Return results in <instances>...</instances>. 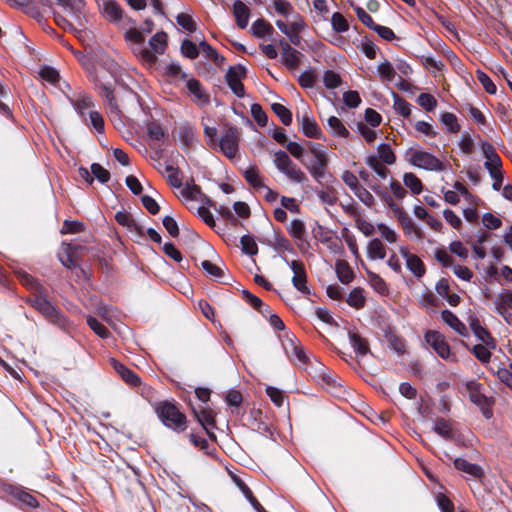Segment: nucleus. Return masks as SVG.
<instances>
[{
    "instance_id": "1",
    "label": "nucleus",
    "mask_w": 512,
    "mask_h": 512,
    "mask_svg": "<svg viewBox=\"0 0 512 512\" xmlns=\"http://www.w3.org/2000/svg\"><path fill=\"white\" fill-rule=\"evenodd\" d=\"M27 302L51 323L57 325L63 331L68 332L70 330L71 322L63 312L47 298L46 295L42 293H34L28 297Z\"/></svg>"
},
{
    "instance_id": "2",
    "label": "nucleus",
    "mask_w": 512,
    "mask_h": 512,
    "mask_svg": "<svg viewBox=\"0 0 512 512\" xmlns=\"http://www.w3.org/2000/svg\"><path fill=\"white\" fill-rule=\"evenodd\" d=\"M155 412L164 426L175 432H183L187 428V418L175 403L168 400L160 401L154 406Z\"/></svg>"
},
{
    "instance_id": "3",
    "label": "nucleus",
    "mask_w": 512,
    "mask_h": 512,
    "mask_svg": "<svg viewBox=\"0 0 512 512\" xmlns=\"http://www.w3.org/2000/svg\"><path fill=\"white\" fill-rule=\"evenodd\" d=\"M408 154L409 162L418 168L429 171H442L446 168L442 161L428 152L411 149Z\"/></svg>"
},
{
    "instance_id": "4",
    "label": "nucleus",
    "mask_w": 512,
    "mask_h": 512,
    "mask_svg": "<svg viewBox=\"0 0 512 512\" xmlns=\"http://www.w3.org/2000/svg\"><path fill=\"white\" fill-rule=\"evenodd\" d=\"M87 250L85 246L63 242L58 257L65 267L73 269L79 267L80 260Z\"/></svg>"
},
{
    "instance_id": "5",
    "label": "nucleus",
    "mask_w": 512,
    "mask_h": 512,
    "mask_svg": "<svg viewBox=\"0 0 512 512\" xmlns=\"http://www.w3.org/2000/svg\"><path fill=\"white\" fill-rule=\"evenodd\" d=\"M425 342L446 361H454L455 356L451 353L450 346L442 333L436 330H427L424 334Z\"/></svg>"
},
{
    "instance_id": "6",
    "label": "nucleus",
    "mask_w": 512,
    "mask_h": 512,
    "mask_svg": "<svg viewBox=\"0 0 512 512\" xmlns=\"http://www.w3.org/2000/svg\"><path fill=\"white\" fill-rule=\"evenodd\" d=\"M274 163L276 167L283 172L290 180L295 182H303L306 175L301 171L289 158L287 153L278 151L274 154Z\"/></svg>"
},
{
    "instance_id": "7",
    "label": "nucleus",
    "mask_w": 512,
    "mask_h": 512,
    "mask_svg": "<svg viewBox=\"0 0 512 512\" xmlns=\"http://www.w3.org/2000/svg\"><path fill=\"white\" fill-rule=\"evenodd\" d=\"M265 418L266 417L260 409L253 408L249 413L247 421L252 431L257 432L266 438L273 439L274 428L271 423L265 420Z\"/></svg>"
},
{
    "instance_id": "8",
    "label": "nucleus",
    "mask_w": 512,
    "mask_h": 512,
    "mask_svg": "<svg viewBox=\"0 0 512 512\" xmlns=\"http://www.w3.org/2000/svg\"><path fill=\"white\" fill-rule=\"evenodd\" d=\"M150 49H143L139 53L140 57L150 63L156 61V54H163L167 47V34L165 32L156 33L150 40Z\"/></svg>"
},
{
    "instance_id": "9",
    "label": "nucleus",
    "mask_w": 512,
    "mask_h": 512,
    "mask_svg": "<svg viewBox=\"0 0 512 512\" xmlns=\"http://www.w3.org/2000/svg\"><path fill=\"white\" fill-rule=\"evenodd\" d=\"M0 493L11 495L16 500H18L23 505L30 508H37L39 503L37 499L32 496L30 493L24 491L22 487L15 486L13 484L1 483L0 484Z\"/></svg>"
},
{
    "instance_id": "10",
    "label": "nucleus",
    "mask_w": 512,
    "mask_h": 512,
    "mask_svg": "<svg viewBox=\"0 0 512 512\" xmlns=\"http://www.w3.org/2000/svg\"><path fill=\"white\" fill-rule=\"evenodd\" d=\"M468 324L473 332L474 336L483 343L486 347L491 349H496L497 343L490 331L481 325L480 320L475 315H470L468 317Z\"/></svg>"
},
{
    "instance_id": "11",
    "label": "nucleus",
    "mask_w": 512,
    "mask_h": 512,
    "mask_svg": "<svg viewBox=\"0 0 512 512\" xmlns=\"http://www.w3.org/2000/svg\"><path fill=\"white\" fill-rule=\"evenodd\" d=\"M239 140L240 137L236 128L228 127L225 130V133L220 140V149L229 159H232L236 156L238 152Z\"/></svg>"
},
{
    "instance_id": "12",
    "label": "nucleus",
    "mask_w": 512,
    "mask_h": 512,
    "mask_svg": "<svg viewBox=\"0 0 512 512\" xmlns=\"http://www.w3.org/2000/svg\"><path fill=\"white\" fill-rule=\"evenodd\" d=\"M193 414L195 415L198 423L205 430L209 439L215 441L217 437L214 433V429H216V423L213 411L199 406V408H193Z\"/></svg>"
},
{
    "instance_id": "13",
    "label": "nucleus",
    "mask_w": 512,
    "mask_h": 512,
    "mask_svg": "<svg viewBox=\"0 0 512 512\" xmlns=\"http://www.w3.org/2000/svg\"><path fill=\"white\" fill-rule=\"evenodd\" d=\"M495 311L508 323L512 324V290H502L494 300Z\"/></svg>"
},
{
    "instance_id": "14",
    "label": "nucleus",
    "mask_w": 512,
    "mask_h": 512,
    "mask_svg": "<svg viewBox=\"0 0 512 512\" xmlns=\"http://www.w3.org/2000/svg\"><path fill=\"white\" fill-rule=\"evenodd\" d=\"M245 75L246 70L241 65L230 67L226 73L227 84L238 97H243L245 94L244 86L241 82Z\"/></svg>"
},
{
    "instance_id": "15",
    "label": "nucleus",
    "mask_w": 512,
    "mask_h": 512,
    "mask_svg": "<svg viewBox=\"0 0 512 512\" xmlns=\"http://www.w3.org/2000/svg\"><path fill=\"white\" fill-rule=\"evenodd\" d=\"M348 339L357 357H364L371 354L368 340L356 330H348Z\"/></svg>"
},
{
    "instance_id": "16",
    "label": "nucleus",
    "mask_w": 512,
    "mask_h": 512,
    "mask_svg": "<svg viewBox=\"0 0 512 512\" xmlns=\"http://www.w3.org/2000/svg\"><path fill=\"white\" fill-rule=\"evenodd\" d=\"M441 318L445 324L457 332L460 336L468 337L469 331L466 325L450 310L441 311Z\"/></svg>"
},
{
    "instance_id": "17",
    "label": "nucleus",
    "mask_w": 512,
    "mask_h": 512,
    "mask_svg": "<svg viewBox=\"0 0 512 512\" xmlns=\"http://www.w3.org/2000/svg\"><path fill=\"white\" fill-rule=\"evenodd\" d=\"M112 365L115 371L119 374L124 382L133 387L141 385V378L132 369L126 367L124 364L112 359Z\"/></svg>"
},
{
    "instance_id": "18",
    "label": "nucleus",
    "mask_w": 512,
    "mask_h": 512,
    "mask_svg": "<svg viewBox=\"0 0 512 512\" xmlns=\"http://www.w3.org/2000/svg\"><path fill=\"white\" fill-rule=\"evenodd\" d=\"M455 469L468 474L474 478H482L484 476L483 468L475 463H471L464 458L458 457L453 460Z\"/></svg>"
},
{
    "instance_id": "19",
    "label": "nucleus",
    "mask_w": 512,
    "mask_h": 512,
    "mask_svg": "<svg viewBox=\"0 0 512 512\" xmlns=\"http://www.w3.org/2000/svg\"><path fill=\"white\" fill-rule=\"evenodd\" d=\"M315 157V162L309 167V171L311 175L316 178H322L325 174V170L327 167L328 159L324 152L316 150L314 148L311 149Z\"/></svg>"
},
{
    "instance_id": "20",
    "label": "nucleus",
    "mask_w": 512,
    "mask_h": 512,
    "mask_svg": "<svg viewBox=\"0 0 512 512\" xmlns=\"http://www.w3.org/2000/svg\"><path fill=\"white\" fill-rule=\"evenodd\" d=\"M466 388L470 392L469 399L477 406H484L488 403V398L481 392L482 384L471 380L466 383Z\"/></svg>"
},
{
    "instance_id": "21",
    "label": "nucleus",
    "mask_w": 512,
    "mask_h": 512,
    "mask_svg": "<svg viewBox=\"0 0 512 512\" xmlns=\"http://www.w3.org/2000/svg\"><path fill=\"white\" fill-rule=\"evenodd\" d=\"M400 253L406 258L407 267L418 277L422 276L425 272V267L422 260L414 255L410 254L406 248L401 247Z\"/></svg>"
},
{
    "instance_id": "22",
    "label": "nucleus",
    "mask_w": 512,
    "mask_h": 512,
    "mask_svg": "<svg viewBox=\"0 0 512 512\" xmlns=\"http://www.w3.org/2000/svg\"><path fill=\"white\" fill-rule=\"evenodd\" d=\"M233 14L237 25L241 29L246 28L250 16V9L248 6L240 0L235 1L233 4Z\"/></svg>"
},
{
    "instance_id": "23",
    "label": "nucleus",
    "mask_w": 512,
    "mask_h": 512,
    "mask_svg": "<svg viewBox=\"0 0 512 512\" xmlns=\"http://www.w3.org/2000/svg\"><path fill=\"white\" fill-rule=\"evenodd\" d=\"M235 482L240 491L243 493L244 497L247 499V501L251 504V506L254 508L256 512H267L259 503V501L254 497L251 489L243 480L237 478Z\"/></svg>"
},
{
    "instance_id": "24",
    "label": "nucleus",
    "mask_w": 512,
    "mask_h": 512,
    "mask_svg": "<svg viewBox=\"0 0 512 512\" xmlns=\"http://www.w3.org/2000/svg\"><path fill=\"white\" fill-rule=\"evenodd\" d=\"M367 254L372 260H383L386 257V249L378 238L372 239L367 245Z\"/></svg>"
},
{
    "instance_id": "25",
    "label": "nucleus",
    "mask_w": 512,
    "mask_h": 512,
    "mask_svg": "<svg viewBox=\"0 0 512 512\" xmlns=\"http://www.w3.org/2000/svg\"><path fill=\"white\" fill-rule=\"evenodd\" d=\"M190 441L194 446L200 448L205 454L215 459L218 457L217 449L214 446L210 445L205 438L200 437L194 433H191Z\"/></svg>"
},
{
    "instance_id": "26",
    "label": "nucleus",
    "mask_w": 512,
    "mask_h": 512,
    "mask_svg": "<svg viewBox=\"0 0 512 512\" xmlns=\"http://www.w3.org/2000/svg\"><path fill=\"white\" fill-rule=\"evenodd\" d=\"M384 339L387 342L388 347L397 353V355L401 356L405 354L406 350L404 340L401 339L395 332H388Z\"/></svg>"
},
{
    "instance_id": "27",
    "label": "nucleus",
    "mask_w": 512,
    "mask_h": 512,
    "mask_svg": "<svg viewBox=\"0 0 512 512\" xmlns=\"http://www.w3.org/2000/svg\"><path fill=\"white\" fill-rule=\"evenodd\" d=\"M432 430L437 435H439L447 440H454V435L452 433V429H451L448 421L445 420L444 418H438L435 421Z\"/></svg>"
},
{
    "instance_id": "28",
    "label": "nucleus",
    "mask_w": 512,
    "mask_h": 512,
    "mask_svg": "<svg viewBox=\"0 0 512 512\" xmlns=\"http://www.w3.org/2000/svg\"><path fill=\"white\" fill-rule=\"evenodd\" d=\"M293 270V284L296 288H306V274L304 271V267L300 262L292 261L291 264Z\"/></svg>"
},
{
    "instance_id": "29",
    "label": "nucleus",
    "mask_w": 512,
    "mask_h": 512,
    "mask_svg": "<svg viewBox=\"0 0 512 512\" xmlns=\"http://www.w3.org/2000/svg\"><path fill=\"white\" fill-rule=\"evenodd\" d=\"M336 273L343 284H349L354 276L352 269L344 260H340L336 263Z\"/></svg>"
},
{
    "instance_id": "30",
    "label": "nucleus",
    "mask_w": 512,
    "mask_h": 512,
    "mask_svg": "<svg viewBox=\"0 0 512 512\" xmlns=\"http://www.w3.org/2000/svg\"><path fill=\"white\" fill-rule=\"evenodd\" d=\"M301 124H302L303 133L307 137H311V138H319L320 137V131H319L317 124L312 119H310V117L307 114L302 116Z\"/></svg>"
},
{
    "instance_id": "31",
    "label": "nucleus",
    "mask_w": 512,
    "mask_h": 512,
    "mask_svg": "<svg viewBox=\"0 0 512 512\" xmlns=\"http://www.w3.org/2000/svg\"><path fill=\"white\" fill-rule=\"evenodd\" d=\"M253 35L257 38H263L273 32L272 25L264 19H258L252 24Z\"/></svg>"
},
{
    "instance_id": "32",
    "label": "nucleus",
    "mask_w": 512,
    "mask_h": 512,
    "mask_svg": "<svg viewBox=\"0 0 512 512\" xmlns=\"http://www.w3.org/2000/svg\"><path fill=\"white\" fill-rule=\"evenodd\" d=\"M279 340L281 341L282 347L285 351V354L291 353V351L300 344L298 338L291 332L285 331L283 334L278 335Z\"/></svg>"
},
{
    "instance_id": "33",
    "label": "nucleus",
    "mask_w": 512,
    "mask_h": 512,
    "mask_svg": "<svg viewBox=\"0 0 512 512\" xmlns=\"http://www.w3.org/2000/svg\"><path fill=\"white\" fill-rule=\"evenodd\" d=\"M87 325L93 330V332L102 339H108L111 337V332L100 323L95 317L88 316L86 319Z\"/></svg>"
},
{
    "instance_id": "34",
    "label": "nucleus",
    "mask_w": 512,
    "mask_h": 512,
    "mask_svg": "<svg viewBox=\"0 0 512 512\" xmlns=\"http://www.w3.org/2000/svg\"><path fill=\"white\" fill-rule=\"evenodd\" d=\"M364 290H350V293L347 296L346 302L348 305L355 309H361L365 306L366 296L364 295Z\"/></svg>"
},
{
    "instance_id": "35",
    "label": "nucleus",
    "mask_w": 512,
    "mask_h": 512,
    "mask_svg": "<svg viewBox=\"0 0 512 512\" xmlns=\"http://www.w3.org/2000/svg\"><path fill=\"white\" fill-rule=\"evenodd\" d=\"M286 356L295 365H305L309 361V358L301 344L297 345L291 353H288Z\"/></svg>"
},
{
    "instance_id": "36",
    "label": "nucleus",
    "mask_w": 512,
    "mask_h": 512,
    "mask_svg": "<svg viewBox=\"0 0 512 512\" xmlns=\"http://www.w3.org/2000/svg\"><path fill=\"white\" fill-rule=\"evenodd\" d=\"M104 15L110 21H120L122 19V9L116 2L109 1L104 5Z\"/></svg>"
},
{
    "instance_id": "37",
    "label": "nucleus",
    "mask_w": 512,
    "mask_h": 512,
    "mask_svg": "<svg viewBox=\"0 0 512 512\" xmlns=\"http://www.w3.org/2000/svg\"><path fill=\"white\" fill-rule=\"evenodd\" d=\"M422 306L433 309L441 304V300L436 296L432 290H425L419 297Z\"/></svg>"
},
{
    "instance_id": "38",
    "label": "nucleus",
    "mask_w": 512,
    "mask_h": 512,
    "mask_svg": "<svg viewBox=\"0 0 512 512\" xmlns=\"http://www.w3.org/2000/svg\"><path fill=\"white\" fill-rule=\"evenodd\" d=\"M199 49L207 58L213 60L216 65L221 66L223 64L224 58L221 55H219L217 51L207 42H200Z\"/></svg>"
},
{
    "instance_id": "39",
    "label": "nucleus",
    "mask_w": 512,
    "mask_h": 512,
    "mask_svg": "<svg viewBox=\"0 0 512 512\" xmlns=\"http://www.w3.org/2000/svg\"><path fill=\"white\" fill-rule=\"evenodd\" d=\"M318 377L321 379L322 383L329 388H336L340 386V383L338 382V376L325 367H322Z\"/></svg>"
},
{
    "instance_id": "40",
    "label": "nucleus",
    "mask_w": 512,
    "mask_h": 512,
    "mask_svg": "<svg viewBox=\"0 0 512 512\" xmlns=\"http://www.w3.org/2000/svg\"><path fill=\"white\" fill-rule=\"evenodd\" d=\"M491 348L486 347L483 343L474 345L471 349L473 355L483 364L489 363L492 357Z\"/></svg>"
},
{
    "instance_id": "41",
    "label": "nucleus",
    "mask_w": 512,
    "mask_h": 512,
    "mask_svg": "<svg viewBox=\"0 0 512 512\" xmlns=\"http://www.w3.org/2000/svg\"><path fill=\"white\" fill-rule=\"evenodd\" d=\"M187 88L189 92L199 101L208 102L209 97L202 91L201 85L198 80L190 79L187 81Z\"/></svg>"
},
{
    "instance_id": "42",
    "label": "nucleus",
    "mask_w": 512,
    "mask_h": 512,
    "mask_svg": "<svg viewBox=\"0 0 512 512\" xmlns=\"http://www.w3.org/2000/svg\"><path fill=\"white\" fill-rule=\"evenodd\" d=\"M366 163L383 179H386L390 171L376 156H369Z\"/></svg>"
},
{
    "instance_id": "43",
    "label": "nucleus",
    "mask_w": 512,
    "mask_h": 512,
    "mask_svg": "<svg viewBox=\"0 0 512 512\" xmlns=\"http://www.w3.org/2000/svg\"><path fill=\"white\" fill-rule=\"evenodd\" d=\"M378 154H379V157H377V158L381 162L386 163L388 165H392L396 161V156L388 144L379 145Z\"/></svg>"
},
{
    "instance_id": "44",
    "label": "nucleus",
    "mask_w": 512,
    "mask_h": 512,
    "mask_svg": "<svg viewBox=\"0 0 512 512\" xmlns=\"http://www.w3.org/2000/svg\"><path fill=\"white\" fill-rule=\"evenodd\" d=\"M267 396L277 407H282L285 400L284 392L274 386H267L265 389Z\"/></svg>"
},
{
    "instance_id": "45",
    "label": "nucleus",
    "mask_w": 512,
    "mask_h": 512,
    "mask_svg": "<svg viewBox=\"0 0 512 512\" xmlns=\"http://www.w3.org/2000/svg\"><path fill=\"white\" fill-rule=\"evenodd\" d=\"M404 184L414 194H420L422 191V183H421L420 179L413 173H406L404 175Z\"/></svg>"
},
{
    "instance_id": "46",
    "label": "nucleus",
    "mask_w": 512,
    "mask_h": 512,
    "mask_svg": "<svg viewBox=\"0 0 512 512\" xmlns=\"http://www.w3.org/2000/svg\"><path fill=\"white\" fill-rule=\"evenodd\" d=\"M273 112L280 118L284 125H290L292 122L291 112L282 104L274 103L272 105Z\"/></svg>"
},
{
    "instance_id": "47",
    "label": "nucleus",
    "mask_w": 512,
    "mask_h": 512,
    "mask_svg": "<svg viewBox=\"0 0 512 512\" xmlns=\"http://www.w3.org/2000/svg\"><path fill=\"white\" fill-rule=\"evenodd\" d=\"M323 81L328 89H334L342 84L340 75L331 70L324 73Z\"/></svg>"
},
{
    "instance_id": "48",
    "label": "nucleus",
    "mask_w": 512,
    "mask_h": 512,
    "mask_svg": "<svg viewBox=\"0 0 512 512\" xmlns=\"http://www.w3.org/2000/svg\"><path fill=\"white\" fill-rule=\"evenodd\" d=\"M244 177L246 181L253 187L260 188L264 186L256 167H249L247 170H245Z\"/></svg>"
},
{
    "instance_id": "49",
    "label": "nucleus",
    "mask_w": 512,
    "mask_h": 512,
    "mask_svg": "<svg viewBox=\"0 0 512 512\" xmlns=\"http://www.w3.org/2000/svg\"><path fill=\"white\" fill-rule=\"evenodd\" d=\"M328 124L337 136L348 137L349 131L345 128V126L337 117L331 116L328 119Z\"/></svg>"
},
{
    "instance_id": "50",
    "label": "nucleus",
    "mask_w": 512,
    "mask_h": 512,
    "mask_svg": "<svg viewBox=\"0 0 512 512\" xmlns=\"http://www.w3.org/2000/svg\"><path fill=\"white\" fill-rule=\"evenodd\" d=\"M434 257L444 267L453 266V258L444 248L435 249Z\"/></svg>"
},
{
    "instance_id": "51",
    "label": "nucleus",
    "mask_w": 512,
    "mask_h": 512,
    "mask_svg": "<svg viewBox=\"0 0 512 512\" xmlns=\"http://www.w3.org/2000/svg\"><path fill=\"white\" fill-rule=\"evenodd\" d=\"M84 231V224L79 221L66 220L63 223L61 233L62 234H74Z\"/></svg>"
},
{
    "instance_id": "52",
    "label": "nucleus",
    "mask_w": 512,
    "mask_h": 512,
    "mask_svg": "<svg viewBox=\"0 0 512 512\" xmlns=\"http://www.w3.org/2000/svg\"><path fill=\"white\" fill-rule=\"evenodd\" d=\"M394 109L395 111L402 115L403 117H408L410 115V105L403 98L398 95H394Z\"/></svg>"
},
{
    "instance_id": "53",
    "label": "nucleus",
    "mask_w": 512,
    "mask_h": 512,
    "mask_svg": "<svg viewBox=\"0 0 512 512\" xmlns=\"http://www.w3.org/2000/svg\"><path fill=\"white\" fill-rule=\"evenodd\" d=\"M242 401V394L235 389H230L225 396V402L230 407L238 408L241 405Z\"/></svg>"
},
{
    "instance_id": "54",
    "label": "nucleus",
    "mask_w": 512,
    "mask_h": 512,
    "mask_svg": "<svg viewBox=\"0 0 512 512\" xmlns=\"http://www.w3.org/2000/svg\"><path fill=\"white\" fill-rule=\"evenodd\" d=\"M301 53L296 49L286 55L282 56L284 64L290 69L298 68L300 64Z\"/></svg>"
},
{
    "instance_id": "55",
    "label": "nucleus",
    "mask_w": 512,
    "mask_h": 512,
    "mask_svg": "<svg viewBox=\"0 0 512 512\" xmlns=\"http://www.w3.org/2000/svg\"><path fill=\"white\" fill-rule=\"evenodd\" d=\"M418 103L427 111H432L437 106V101L433 95L422 93L418 96Z\"/></svg>"
},
{
    "instance_id": "56",
    "label": "nucleus",
    "mask_w": 512,
    "mask_h": 512,
    "mask_svg": "<svg viewBox=\"0 0 512 512\" xmlns=\"http://www.w3.org/2000/svg\"><path fill=\"white\" fill-rule=\"evenodd\" d=\"M436 503L441 512H454V505L445 494L438 493Z\"/></svg>"
},
{
    "instance_id": "57",
    "label": "nucleus",
    "mask_w": 512,
    "mask_h": 512,
    "mask_svg": "<svg viewBox=\"0 0 512 512\" xmlns=\"http://www.w3.org/2000/svg\"><path fill=\"white\" fill-rule=\"evenodd\" d=\"M305 233H306L305 225L301 220L296 219L291 222L290 234L294 238H296L298 240H302L305 236Z\"/></svg>"
},
{
    "instance_id": "58",
    "label": "nucleus",
    "mask_w": 512,
    "mask_h": 512,
    "mask_svg": "<svg viewBox=\"0 0 512 512\" xmlns=\"http://www.w3.org/2000/svg\"><path fill=\"white\" fill-rule=\"evenodd\" d=\"M181 51L184 56H186L190 59H195L199 55V49L190 40H184L182 42Z\"/></svg>"
},
{
    "instance_id": "59",
    "label": "nucleus",
    "mask_w": 512,
    "mask_h": 512,
    "mask_svg": "<svg viewBox=\"0 0 512 512\" xmlns=\"http://www.w3.org/2000/svg\"><path fill=\"white\" fill-rule=\"evenodd\" d=\"M399 222L405 231H407L408 233L413 232L418 238H422L421 230L415 226L414 222L408 216V214L403 218L399 219Z\"/></svg>"
},
{
    "instance_id": "60",
    "label": "nucleus",
    "mask_w": 512,
    "mask_h": 512,
    "mask_svg": "<svg viewBox=\"0 0 512 512\" xmlns=\"http://www.w3.org/2000/svg\"><path fill=\"white\" fill-rule=\"evenodd\" d=\"M92 174L102 183H106L110 179V173L107 169L103 168L100 164L94 163L91 166Z\"/></svg>"
},
{
    "instance_id": "61",
    "label": "nucleus",
    "mask_w": 512,
    "mask_h": 512,
    "mask_svg": "<svg viewBox=\"0 0 512 512\" xmlns=\"http://www.w3.org/2000/svg\"><path fill=\"white\" fill-rule=\"evenodd\" d=\"M377 229L380 232L382 238L388 243H395L398 239L396 232L390 229L387 225L380 223L377 225Z\"/></svg>"
},
{
    "instance_id": "62",
    "label": "nucleus",
    "mask_w": 512,
    "mask_h": 512,
    "mask_svg": "<svg viewBox=\"0 0 512 512\" xmlns=\"http://www.w3.org/2000/svg\"><path fill=\"white\" fill-rule=\"evenodd\" d=\"M441 121L453 133H456L460 130V126L457 123V118L452 113H444L441 117Z\"/></svg>"
},
{
    "instance_id": "63",
    "label": "nucleus",
    "mask_w": 512,
    "mask_h": 512,
    "mask_svg": "<svg viewBox=\"0 0 512 512\" xmlns=\"http://www.w3.org/2000/svg\"><path fill=\"white\" fill-rule=\"evenodd\" d=\"M378 72L383 79L391 81L396 75V71L393 66L388 62H384L378 66Z\"/></svg>"
},
{
    "instance_id": "64",
    "label": "nucleus",
    "mask_w": 512,
    "mask_h": 512,
    "mask_svg": "<svg viewBox=\"0 0 512 512\" xmlns=\"http://www.w3.org/2000/svg\"><path fill=\"white\" fill-rule=\"evenodd\" d=\"M177 23L182 26L184 29H187L190 32L196 30V23L193 18L185 13H181L177 16Z\"/></svg>"
}]
</instances>
